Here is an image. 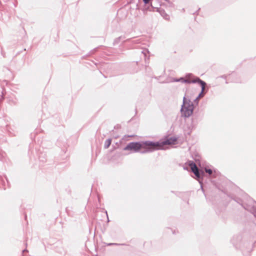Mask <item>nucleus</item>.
Returning a JSON list of instances; mask_svg holds the SVG:
<instances>
[{
    "label": "nucleus",
    "mask_w": 256,
    "mask_h": 256,
    "mask_svg": "<svg viewBox=\"0 0 256 256\" xmlns=\"http://www.w3.org/2000/svg\"><path fill=\"white\" fill-rule=\"evenodd\" d=\"M255 216L256 217V215H255Z\"/></svg>",
    "instance_id": "nucleus-12"
},
{
    "label": "nucleus",
    "mask_w": 256,
    "mask_h": 256,
    "mask_svg": "<svg viewBox=\"0 0 256 256\" xmlns=\"http://www.w3.org/2000/svg\"><path fill=\"white\" fill-rule=\"evenodd\" d=\"M200 96H201V94H200L198 95V96L196 98V100H197L198 99V98Z\"/></svg>",
    "instance_id": "nucleus-9"
},
{
    "label": "nucleus",
    "mask_w": 256,
    "mask_h": 256,
    "mask_svg": "<svg viewBox=\"0 0 256 256\" xmlns=\"http://www.w3.org/2000/svg\"><path fill=\"white\" fill-rule=\"evenodd\" d=\"M206 172L210 174H212V170L210 169H206Z\"/></svg>",
    "instance_id": "nucleus-7"
},
{
    "label": "nucleus",
    "mask_w": 256,
    "mask_h": 256,
    "mask_svg": "<svg viewBox=\"0 0 256 256\" xmlns=\"http://www.w3.org/2000/svg\"><path fill=\"white\" fill-rule=\"evenodd\" d=\"M189 166L191 168L192 171L194 174L197 178H200V174L198 170V168L196 166V164L193 162H190Z\"/></svg>",
    "instance_id": "nucleus-4"
},
{
    "label": "nucleus",
    "mask_w": 256,
    "mask_h": 256,
    "mask_svg": "<svg viewBox=\"0 0 256 256\" xmlns=\"http://www.w3.org/2000/svg\"><path fill=\"white\" fill-rule=\"evenodd\" d=\"M177 138L176 137H166L165 139L160 142H153L154 146H152V151L156 150L164 149L166 145L174 144Z\"/></svg>",
    "instance_id": "nucleus-3"
},
{
    "label": "nucleus",
    "mask_w": 256,
    "mask_h": 256,
    "mask_svg": "<svg viewBox=\"0 0 256 256\" xmlns=\"http://www.w3.org/2000/svg\"><path fill=\"white\" fill-rule=\"evenodd\" d=\"M192 82H193V83H195V82H197L200 83V84L201 86H202V91H203V90L204 88L205 85H206V83L204 81L200 80L198 78H197L196 79L192 80Z\"/></svg>",
    "instance_id": "nucleus-5"
},
{
    "label": "nucleus",
    "mask_w": 256,
    "mask_h": 256,
    "mask_svg": "<svg viewBox=\"0 0 256 256\" xmlns=\"http://www.w3.org/2000/svg\"><path fill=\"white\" fill-rule=\"evenodd\" d=\"M184 82L190 83L191 82H190V80H184Z\"/></svg>",
    "instance_id": "nucleus-10"
},
{
    "label": "nucleus",
    "mask_w": 256,
    "mask_h": 256,
    "mask_svg": "<svg viewBox=\"0 0 256 256\" xmlns=\"http://www.w3.org/2000/svg\"><path fill=\"white\" fill-rule=\"evenodd\" d=\"M150 0H143L144 2L146 4H148Z\"/></svg>",
    "instance_id": "nucleus-8"
},
{
    "label": "nucleus",
    "mask_w": 256,
    "mask_h": 256,
    "mask_svg": "<svg viewBox=\"0 0 256 256\" xmlns=\"http://www.w3.org/2000/svg\"><path fill=\"white\" fill-rule=\"evenodd\" d=\"M164 17L166 19H168V18H167V17H168V16H164Z\"/></svg>",
    "instance_id": "nucleus-11"
},
{
    "label": "nucleus",
    "mask_w": 256,
    "mask_h": 256,
    "mask_svg": "<svg viewBox=\"0 0 256 256\" xmlns=\"http://www.w3.org/2000/svg\"><path fill=\"white\" fill-rule=\"evenodd\" d=\"M154 144L152 142L146 141L142 142H132L129 143L124 148L125 150H130L133 152H138L142 148L146 150L142 152H147L152 151V146Z\"/></svg>",
    "instance_id": "nucleus-1"
},
{
    "label": "nucleus",
    "mask_w": 256,
    "mask_h": 256,
    "mask_svg": "<svg viewBox=\"0 0 256 256\" xmlns=\"http://www.w3.org/2000/svg\"><path fill=\"white\" fill-rule=\"evenodd\" d=\"M194 106L190 100L186 99V96L183 98V104L181 108V112L182 116L185 117L190 116L194 110Z\"/></svg>",
    "instance_id": "nucleus-2"
},
{
    "label": "nucleus",
    "mask_w": 256,
    "mask_h": 256,
    "mask_svg": "<svg viewBox=\"0 0 256 256\" xmlns=\"http://www.w3.org/2000/svg\"><path fill=\"white\" fill-rule=\"evenodd\" d=\"M111 142H112L111 139L109 138V139L106 140V142H104V148H108L110 146V145Z\"/></svg>",
    "instance_id": "nucleus-6"
}]
</instances>
